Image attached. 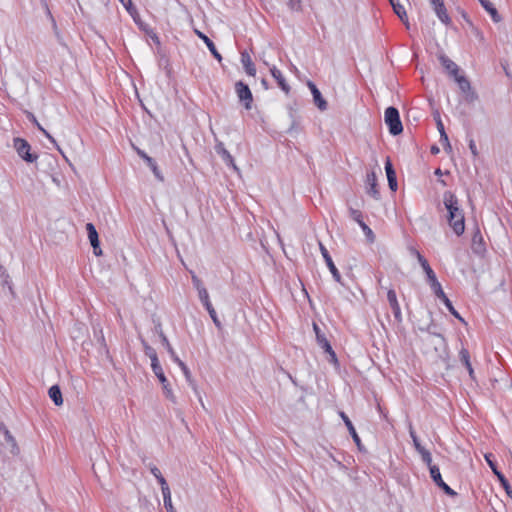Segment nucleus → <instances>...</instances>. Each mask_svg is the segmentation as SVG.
Instances as JSON below:
<instances>
[{"label": "nucleus", "mask_w": 512, "mask_h": 512, "mask_svg": "<svg viewBox=\"0 0 512 512\" xmlns=\"http://www.w3.org/2000/svg\"><path fill=\"white\" fill-rule=\"evenodd\" d=\"M307 85H308L312 95L314 94V92L319 91V89L316 87V85L313 82L308 81Z\"/></svg>", "instance_id": "nucleus-49"}, {"label": "nucleus", "mask_w": 512, "mask_h": 512, "mask_svg": "<svg viewBox=\"0 0 512 512\" xmlns=\"http://www.w3.org/2000/svg\"><path fill=\"white\" fill-rule=\"evenodd\" d=\"M154 374L156 375V377L161 382V384L163 386V389L165 391L166 397L171 399L172 401H175L174 395L172 393L171 388L169 387V383H168V380H167L166 376L164 375L163 369H161L158 372H154Z\"/></svg>", "instance_id": "nucleus-24"}, {"label": "nucleus", "mask_w": 512, "mask_h": 512, "mask_svg": "<svg viewBox=\"0 0 512 512\" xmlns=\"http://www.w3.org/2000/svg\"><path fill=\"white\" fill-rule=\"evenodd\" d=\"M0 432L4 435L6 442L12 447V452H14V450H17L18 448L15 438L12 436L8 428L2 422H0Z\"/></svg>", "instance_id": "nucleus-27"}, {"label": "nucleus", "mask_w": 512, "mask_h": 512, "mask_svg": "<svg viewBox=\"0 0 512 512\" xmlns=\"http://www.w3.org/2000/svg\"><path fill=\"white\" fill-rule=\"evenodd\" d=\"M389 1H390V4H391L395 14L400 18V20L403 22V24L406 26V28L409 29L410 24H409L408 16H407L404 6L400 3L399 0H389Z\"/></svg>", "instance_id": "nucleus-14"}, {"label": "nucleus", "mask_w": 512, "mask_h": 512, "mask_svg": "<svg viewBox=\"0 0 512 512\" xmlns=\"http://www.w3.org/2000/svg\"><path fill=\"white\" fill-rule=\"evenodd\" d=\"M430 472V476L432 478V480L434 481V483L440 488L442 489L447 495L449 496H456L457 493L451 489L442 479V476H441V473H440V469L438 466H431V469L429 470Z\"/></svg>", "instance_id": "nucleus-8"}, {"label": "nucleus", "mask_w": 512, "mask_h": 512, "mask_svg": "<svg viewBox=\"0 0 512 512\" xmlns=\"http://www.w3.org/2000/svg\"><path fill=\"white\" fill-rule=\"evenodd\" d=\"M440 142L444 146L445 151H447V152L452 151V147H451V144L449 142V138H448V135L446 134V132H442V135H440Z\"/></svg>", "instance_id": "nucleus-39"}, {"label": "nucleus", "mask_w": 512, "mask_h": 512, "mask_svg": "<svg viewBox=\"0 0 512 512\" xmlns=\"http://www.w3.org/2000/svg\"><path fill=\"white\" fill-rule=\"evenodd\" d=\"M483 8L491 15L494 22L500 21V16L496 10V8L493 6V4L488 0H479Z\"/></svg>", "instance_id": "nucleus-28"}, {"label": "nucleus", "mask_w": 512, "mask_h": 512, "mask_svg": "<svg viewBox=\"0 0 512 512\" xmlns=\"http://www.w3.org/2000/svg\"><path fill=\"white\" fill-rule=\"evenodd\" d=\"M149 358L151 360V367H152L153 372L160 371L162 369V367H161V365L159 363L157 354H155L154 356L149 357Z\"/></svg>", "instance_id": "nucleus-41"}, {"label": "nucleus", "mask_w": 512, "mask_h": 512, "mask_svg": "<svg viewBox=\"0 0 512 512\" xmlns=\"http://www.w3.org/2000/svg\"><path fill=\"white\" fill-rule=\"evenodd\" d=\"M436 124H437V129H438L440 135H442V132H445V128H444V124H443L440 116H437Z\"/></svg>", "instance_id": "nucleus-47"}, {"label": "nucleus", "mask_w": 512, "mask_h": 512, "mask_svg": "<svg viewBox=\"0 0 512 512\" xmlns=\"http://www.w3.org/2000/svg\"><path fill=\"white\" fill-rule=\"evenodd\" d=\"M410 251H411V254L414 255L417 258L418 262L420 263V257H423L421 255V253L418 250H416L415 248H411Z\"/></svg>", "instance_id": "nucleus-51"}, {"label": "nucleus", "mask_w": 512, "mask_h": 512, "mask_svg": "<svg viewBox=\"0 0 512 512\" xmlns=\"http://www.w3.org/2000/svg\"><path fill=\"white\" fill-rule=\"evenodd\" d=\"M384 120L389 128V132L392 135L396 136L402 133L403 126L400 120L399 112L395 107L391 106L385 110Z\"/></svg>", "instance_id": "nucleus-2"}, {"label": "nucleus", "mask_w": 512, "mask_h": 512, "mask_svg": "<svg viewBox=\"0 0 512 512\" xmlns=\"http://www.w3.org/2000/svg\"><path fill=\"white\" fill-rule=\"evenodd\" d=\"M387 300L389 302V305L393 311L394 317L398 322L402 321V314L400 305L397 300L396 292L393 289H389L387 291Z\"/></svg>", "instance_id": "nucleus-12"}, {"label": "nucleus", "mask_w": 512, "mask_h": 512, "mask_svg": "<svg viewBox=\"0 0 512 512\" xmlns=\"http://www.w3.org/2000/svg\"><path fill=\"white\" fill-rule=\"evenodd\" d=\"M14 148L18 155L28 163H33L38 158L37 154L30 152L31 146L25 139L14 138Z\"/></svg>", "instance_id": "nucleus-4"}, {"label": "nucleus", "mask_w": 512, "mask_h": 512, "mask_svg": "<svg viewBox=\"0 0 512 512\" xmlns=\"http://www.w3.org/2000/svg\"><path fill=\"white\" fill-rule=\"evenodd\" d=\"M157 480L161 486L162 494L171 492L165 478L162 475L159 478H157Z\"/></svg>", "instance_id": "nucleus-42"}, {"label": "nucleus", "mask_w": 512, "mask_h": 512, "mask_svg": "<svg viewBox=\"0 0 512 512\" xmlns=\"http://www.w3.org/2000/svg\"><path fill=\"white\" fill-rule=\"evenodd\" d=\"M162 495H163L164 507L166 508L167 512H175V509L172 505L171 492L165 493Z\"/></svg>", "instance_id": "nucleus-37"}, {"label": "nucleus", "mask_w": 512, "mask_h": 512, "mask_svg": "<svg viewBox=\"0 0 512 512\" xmlns=\"http://www.w3.org/2000/svg\"><path fill=\"white\" fill-rule=\"evenodd\" d=\"M319 249H320V252L325 260V263L329 269V271L331 272L332 274V277L333 279L340 283L341 285H344V283L342 282V278H341V275L337 269V267L335 266L328 250L326 249V247L321 243L319 242Z\"/></svg>", "instance_id": "nucleus-7"}, {"label": "nucleus", "mask_w": 512, "mask_h": 512, "mask_svg": "<svg viewBox=\"0 0 512 512\" xmlns=\"http://www.w3.org/2000/svg\"><path fill=\"white\" fill-rule=\"evenodd\" d=\"M469 149H470V151H471V153H472V155H473L474 157H477V156H478V150H477V147H476L475 141H474L473 139H471V140L469 141Z\"/></svg>", "instance_id": "nucleus-46"}, {"label": "nucleus", "mask_w": 512, "mask_h": 512, "mask_svg": "<svg viewBox=\"0 0 512 512\" xmlns=\"http://www.w3.org/2000/svg\"><path fill=\"white\" fill-rule=\"evenodd\" d=\"M155 330L156 332L159 334L160 338H161V342L162 344L164 345V347L166 348L167 352L169 353L171 359L177 363L179 362L181 359L177 356L176 352L174 351L173 347L171 346V344L169 343L166 335L163 333L162 331V328H161V325L158 324L156 327H155Z\"/></svg>", "instance_id": "nucleus-15"}, {"label": "nucleus", "mask_w": 512, "mask_h": 512, "mask_svg": "<svg viewBox=\"0 0 512 512\" xmlns=\"http://www.w3.org/2000/svg\"><path fill=\"white\" fill-rule=\"evenodd\" d=\"M150 471L156 479L162 475L160 470L156 466L151 467Z\"/></svg>", "instance_id": "nucleus-48"}, {"label": "nucleus", "mask_w": 512, "mask_h": 512, "mask_svg": "<svg viewBox=\"0 0 512 512\" xmlns=\"http://www.w3.org/2000/svg\"><path fill=\"white\" fill-rule=\"evenodd\" d=\"M350 217L360 225V222H364L362 220V213L360 210L354 209L352 207L349 208Z\"/></svg>", "instance_id": "nucleus-38"}, {"label": "nucleus", "mask_w": 512, "mask_h": 512, "mask_svg": "<svg viewBox=\"0 0 512 512\" xmlns=\"http://www.w3.org/2000/svg\"><path fill=\"white\" fill-rule=\"evenodd\" d=\"M459 358L461 363L466 367L471 364L470 362V354L466 348H462L459 352Z\"/></svg>", "instance_id": "nucleus-36"}, {"label": "nucleus", "mask_w": 512, "mask_h": 512, "mask_svg": "<svg viewBox=\"0 0 512 512\" xmlns=\"http://www.w3.org/2000/svg\"><path fill=\"white\" fill-rule=\"evenodd\" d=\"M485 460L488 464V466L491 468L492 472L496 475L499 482L501 483V486L504 488L506 494L508 497L512 499V488L508 482V480L505 478V476L498 470L497 465L495 461L493 460V454L487 453L485 454Z\"/></svg>", "instance_id": "nucleus-5"}, {"label": "nucleus", "mask_w": 512, "mask_h": 512, "mask_svg": "<svg viewBox=\"0 0 512 512\" xmlns=\"http://www.w3.org/2000/svg\"><path fill=\"white\" fill-rule=\"evenodd\" d=\"M41 132L51 141V143L57 146L55 139L44 128Z\"/></svg>", "instance_id": "nucleus-50"}, {"label": "nucleus", "mask_w": 512, "mask_h": 512, "mask_svg": "<svg viewBox=\"0 0 512 512\" xmlns=\"http://www.w3.org/2000/svg\"><path fill=\"white\" fill-rule=\"evenodd\" d=\"M439 61L441 65L447 70V72L455 77L459 72V67L456 63H454L450 58H448L446 55L441 54L439 55Z\"/></svg>", "instance_id": "nucleus-20"}, {"label": "nucleus", "mask_w": 512, "mask_h": 512, "mask_svg": "<svg viewBox=\"0 0 512 512\" xmlns=\"http://www.w3.org/2000/svg\"><path fill=\"white\" fill-rule=\"evenodd\" d=\"M385 171H386V175H387V179H388L389 188L392 191H396L397 190L396 173L394 171L393 165L389 158H387V160L385 162Z\"/></svg>", "instance_id": "nucleus-17"}, {"label": "nucleus", "mask_w": 512, "mask_h": 512, "mask_svg": "<svg viewBox=\"0 0 512 512\" xmlns=\"http://www.w3.org/2000/svg\"><path fill=\"white\" fill-rule=\"evenodd\" d=\"M241 63L249 76H255L256 68L247 51L241 52Z\"/></svg>", "instance_id": "nucleus-21"}, {"label": "nucleus", "mask_w": 512, "mask_h": 512, "mask_svg": "<svg viewBox=\"0 0 512 512\" xmlns=\"http://www.w3.org/2000/svg\"><path fill=\"white\" fill-rule=\"evenodd\" d=\"M443 303L445 304V306L447 307V309L449 310V312L454 316L456 317L457 319H459L461 322H464L463 318L459 315V313L455 310V308L453 307L452 305V302L448 299V297L446 296V294L444 293V297H439Z\"/></svg>", "instance_id": "nucleus-32"}, {"label": "nucleus", "mask_w": 512, "mask_h": 512, "mask_svg": "<svg viewBox=\"0 0 512 512\" xmlns=\"http://www.w3.org/2000/svg\"><path fill=\"white\" fill-rule=\"evenodd\" d=\"M476 36H477L481 41H482V40H484V36H483V34H482L480 31H478V30H476Z\"/></svg>", "instance_id": "nucleus-54"}, {"label": "nucleus", "mask_w": 512, "mask_h": 512, "mask_svg": "<svg viewBox=\"0 0 512 512\" xmlns=\"http://www.w3.org/2000/svg\"><path fill=\"white\" fill-rule=\"evenodd\" d=\"M86 230L88 233V238H89L90 244L93 247L94 254L96 256L101 255L102 250L99 247L100 243H99L98 233H97L95 226L92 223H87Z\"/></svg>", "instance_id": "nucleus-9"}, {"label": "nucleus", "mask_w": 512, "mask_h": 512, "mask_svg": "<svg viewBox=\"0 0 512 512\" xmlns=\"http://www.w3.org/2000/svg\"><path fill=\"white\" fill-rule=\"evenodd\" d=\"M431 152H432L433 154H437V153L439 152V148H438V147H436V146H433V147L431 148Z\"/></svg>", "instance_id": "nucleus-55"}, {"label": "nucleus", "mask_w": 512, "mask_h": 512, "mask_svg": "<svg viewBox=\"0 0 512 512\" xmlns=\"http://www.w3.org/2000/svg\"><path fill=\"white\" fill-rule=\"evenodd\" d=\"M314 330L316 333V338H317L318 344L321 346L322 349H324L325 352H327L330 355L331 361L337 362L335 352L333 351L330 343L325 338V336L320 334V329L316 324H314Z\"/></svg>", "instance_id": "nucleus-11"}, {"label": "nucleus", "mask_w": 512, "mask_h": 512, "mask_svg": "<svg viewBox=\"0 0 512 512\" xmlns=\"http://www.w3.org/2000/svg\"><path fill=\"white\" fill-rule=\"evenodd\" d=\"M466 369L469 373V376L473 379L474 378V370H473L472 364H470L469 366H466Z\"/></svg>", "instance_id": "nucleus-53"}, {"label": "nucleus", "mask_w": 512, "mask_h": 512, "mask_svg": "<svg viewBox=\"0 0 512 512\" xmlns=\"http://www.w3.org/2000/svg\"><path fill=\"white\" fill-rule=\"evenodd\" d=\"M31 120L35 124V126L41 131L43 130V127L40 125V123L37 121L35 116L31 115Z\"/></svg>", "instance_id": "nucleus-52"}, {"label": "nucleus", "mask_w": 512, "mask_h": 512, "mask_svg": "<svg viewBox=\"0 0 512 512\" xmlns=\"http://www.w3.org/2000/svg\"><path fill=\"white\" fill-rule=\"evenodd\" d=\"M289 1H290L292 4H293V3H295V2H296V3H299V2H300V0H289Z\"/></svg>", "instance_id": "nucleus-57"}, {"label": "nucleus", "mask_w": 512, "mask_h": 512, "mask_svg": "<svg viewBox=\"0 0 512 512\" xmlns=\"http://www.w3.org/2000/svg\"><path fill=\"white\" fill-rule=\"evenodd\" d=\"M215 151L227 165H231L233 169L238 170L237 166L234 163V159L229 153V151L225 148L224 143L221 141H217L215 144Z\"/></svg>", "instance_id": "nucleus-13"}, {"label": "nucleus", "mask_w": 512, "mask_h": 512, "mask_svg": "<svg viewBox=\"0 0 512 512\" xmlns=\"http://www.w3.org/2000/svg\"><path fill=\"white\" fill-rule=\"evenodd\" d=\"M198 36L205 42V44L207 45L209 51L212 53V55L218 60V61H221L222 57L221 55L219 54V52L217 51L216 47H215V44L213 43V41L211 39H209L205 34L201 33V32H197Z\"/></svg>", "instance_id": "nucleus-26"}, {"label": "nucleus", "mask_w": 512, "mask_h": 512, "mask_svg": "<svg viewBox=\"0 0 512 512\" xmlns=\"http://www.w3.org/2000/svg\"><path fill=\"white\" fill-rule=\"evenodd\" d=\"M138 155L146 162V164L151 168L153 174L159 181H163L164 177L161 174L160 170L158 169V166L153 158L148 156L144 151L137 149Z\"/></svg>", "instance_id": "nucleus-16"}, {"label": "nucleus", "mask_w": 512, "mask_h": 512, "mask_svg": "<svg viewBox=\"0 0 512 512\" xmlns=\"http://www.w3.org/2000/svg\"><path fill=\"white\" fill-rule=\"evenodd\" d=\"M121 2V4L125 7V9L129 12V13H132V10H133V4H132V1L131 0H119Z\"/></svg>", "instance_id": "nucleus-45"}, {"label": "nucleus", "mask_w": 512, "mask_h": 512, "mask_svg": "<svg viewBox=\"0 0 512 512\" xmlns=\"http://www.w3.org/2000/svg\"><path fill=\"white\" fill-rule=\"evenodd\" d=\"M177 365L181 368V370H182L186 380L188 381L189 385L196 391V385H195L194 380L192 379L191 372L188 369V367L185 365V363L182 360L177 362Z\"/></svg>", "instance_id": "nucleus-29"}, {"label": "nucleus", "mask_w": 512, "mask_h": 512, "mask_svg": "<svg viewBox=\"0 0 512 512\" xmlns=\"http://www.w3.org/2000/svg\"><path fill=\"white\" fill-rule=\"evenodd\" d=\"M418 453L420 454L422 461L428 466V468L430 470L431 466H434L432 464L431 453L428 450H426V449H423L422 451H420Z\"/></svg>", "instance_id": "nucleus-35"}, {"label": "nucleus", "mask_w": 512, "mask_h": 512, "mask_svg": "<svg viewBox=\"0 0 512 512\" xmlns=\"http://www.w3.org/2000/svg\"><path fill=\"white\" fill-rule=\"evenodd\" d=\"M199 299L202 302V304L204 305V307L206 308V310L208 311V313H209L211 319L213 320V322L215 323V325L220 326V321L217 317L216 311L210 302L208 291L207 290L200 291Z\"/></svg>", "instance_id": "nucleus-10"}, {"label": "nucleus", "mask_w": 512, "mask_h": 512, "mask_svg": "<svg viewBox=\"0 0 512 512\" xmlns=\"http://www.w3.org/2000/svg\"><path fill=\"white\" fill-rule=\"evenodd\" d=\"M454 79L457 82V84H458L459 88L461 89V91L468 92V91L471 90L470 82L464 76H461V75L457 74L454 77Z\"/></svg>", "instance_id": "nucleus-31"}, {"label": "nucleus", "mask_w": 512, "mask_h": 512, "mask_svg": "<svg viewBox=\"0 0 512 512\" xmlns=\"http://www.w3.org/2000/svg\"><path fill=\"white\" fill-rule=\"evenodd\" d=\"M420 265L423 268V270L427 276V280H428L432 290L434 291L435 295L437 297H444V291L441 287V284L437 280V277H436L434 271L432 270L428 261L424 257H420Z\"/></svg>", "instance_id": "nucleus-3"}, {"label": "nucleus", "mask_w": 512, "mask_h": 512, "mask_svg": "<svg viewBox=\"0 0 512 512\" xmlns=\"http://www.w3.org/2000/svg\"><path fill=\"white\" fill-rule=\"evenodd\" d=\"M142 344H143V347H144V352H145V355L148 356V357H152L154 356L156 353L155 349L152 348L151 346H149L144 340H142Z\"/></svg>", "instance_id": "nucleus-43"}, {"label": "nucleus", "mask_w": 512, "mask_h": 512, "mask_svg": "<svg viewBox=\"0 0 512 512\" xmlns=\"http://www.w3.org/2000/svg\"><path fill=\"white\" fill-rule=\"evenodd\" d=\"M9 275L6 273V270L0 265V281L2 284H8Z\"/></svg>", "instance_id": "nucleus-44"}, {"label": "nucleus", "mask_w": 512, "mask_h": 512, "mask_svg": "<svg viewBox=\"0 0 512 512\" xmlns=\"http://www.w3.org/2000/svg\"><path fill=\"white\" fill-rule=\"evenodd\" d=\"M435 174H436V175H442V172H441V170L438 168V169H436Z\"/></svg>", "instance_id": "nucleus-56"}, {"label": "nucleus", "mask_w": 512, "mask_h": 512, "mask_svg": "<svg viewBox=\"0 0 512 512\" xmlns=\"http://www.w3.org/2000/svg\"><path fill=\"white\" fill-rule=\"evenodd\" d=\"M443 204L448 211L449 225L457 235H462L465 230V221L458 198L451 191H445L443 194Z\"/></svg>", "instance_id": "nucleus-1"}, {"label": "nucleus", "mask_w": 512, "mask_h": 512, "mask_svg": "<svg viewBox=\"0 0 512 512\" xmlns=\"http://www.w3.org/2000/svg\"><path fill=\"white\" fill-rule=\"evenodd\" d=\"M340 416L343 419L347 429L349 430V433L352 436L354 442L356 443V445L358 447H360L361 440H360V437L358 436V434H357V432H356V430H355L351 420L349 419V417L344 412H341Z\"/></svg>", "instance_id": "nucleus-23"}, {"label": "nucleus", "mask_w": 512, "mask_h": 512, "mask_svg": "<svg viewBox=\"0 0 512 512\" xmlns=\"http://www.w3.org/2000/svg\"><path fill=\"white\" fill-rule=\"evenodd\" d=\"M367 193L374 199H379L380 193L377 189V178L374 172L367 174Z\"/></svg>", "instance_id": "nucleus-18"}, {"label": "nucleus", "mask_w": 512, "mask_h": 512, "mask_svg": "<svg viewBox=\"0 0 512 512\" xmlns=\"http://www.w3.org/2000/svg\"><path fill=\"white\" fill-rule=\"evenodd\" d=\"M271 75L276 80L278 86L286 93L288 94L290 92V86L286 82L284 76L282 75V72L277 69L275 66L270 68Z\"/></svg>", "instance_id": "nucleus-19"}, {"label": "nucleus", "mask_w": 512, "mask_h": 512, "mask_svg": "<svg viewBox=\"0 0 512 512\" xmlns=\"http://www.w3.org/2000/svg\"><path fill=\"white\" fill-rule=\"evenodd\" d=\"M432 6H433L434 11H435L437 17L439 18V20L442 23L448 25L451 22V19H450L448 13H447V10L445 8L443 0L438 2V3H436V4H434V5H432Z\"/></svg>", "instance_id": "nucleus-22"}, {"label": "nucleus", "mask_w": 512, "mask_h": 512, "mask_svg": "<svg viewBox=\"0 0 512 512\" xmlns=\"http://www.w3.org/2000/svg\"><path fill=\"white\" fill-rule=\"evenodd\" d=\"M192 283L196 290L198 291V296H200V291L206 290V288L202 284V281L196 275L192 276Z\"/></svg>", "instance_id": "nucleus-40"}, {"label": "nucleus", "mask_w": 512, "mask_h": 512, "mask_svg": "<svg viewBox=\"0 0 512 512\" xmlns=\"http://www.w3.org/2000/svg\"><path fill=\"white\" fill-rule=\"evenodd\" d=\"M235 91L236 94L241 102L244 103V106L247 110L251 109L252 102H253V96L250 88L248 85L243 83L242 81H238L235 84Z\"/></svg>", "instance_id": "nucleus-6"}, {"label": "nucleus", "mask_w": 512, "mask_h": 512, "mask_svg": "<svg viewBox=\"0 0 512 512\" xmlns=\"http://www.w3.org/2000/svg\"><path fill=\"white\" fill-rule=\"evenodd\" d=\"M409 434H410V437H411V439H412V441H413L414 448H415V450H416L417 452H420V451H422L423 449H425V448L421 445L420 440H419L418 436L416 435V432H415V430L413 429V426H412V424H411V423L409 424Z\"/></svg>", "instance_id": "nucleus-33"}, {"label": "nucleus", "mask_w": 512, "mask_h": 512, "mask_svg": "<svg viewBox=\"0 0 512 512\" xmlns=\"http://www.w3.org/2000/svg\"><path fill=\"white\" fill-rule=\"evenodd\" d=\"M48 395L56 406L63 404L62 393L58 385H53L48 390Z\"/></svg>", "instance_id": "nucleus-25"}, {"label": "nucleus", "mask_w": 512, "mask_h": 512, "mask_svg": "<svg viewBox=\"0 0 512 512\" xmlns=\"http://www.w3.org/2000/svg\"><path fill=\"white\" fill-rule=\"evenodd\" d=\"M359 226L361 227L362 231L364 232L367 240L370 243L374 242L375 235H374L373 231L369 228V226L365 222H360Z\"/></svg>", "instance_id": "nucleus-34"}, {"label": "nucleus", "mask_w": 512, "mask_h": 512, "mask_svg": "<svg viewBox=\"0 0 512 512\" xmlns=\"http://www.w3.org/2000/svg\"><path fill=\"white\" fill-rule=\"evenodd\" d=\"M312 96H313V102L318 107V109L321 111H325L327 109V102L322 97L321 92L320 91L314 92V94Z\"/></svg>", "instance_id": "nucleus-30"}]
</instances>
